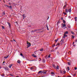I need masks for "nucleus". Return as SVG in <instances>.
Instances as JSON below:
<instances>
[{
    "instance_id": "59",
    "label": "nucleus",
    "mask_w": 77,
    "mask_h": 77,
    "mask_svg": "<svg viewBox=\"0 0 77 77\" xmlns=\"http://www.w3.org/2000/svg\"><path fill=\"white\" fill-rule=\"evenodd\" d=\"M73 46H74V47H75V45H73Z\"/></svg>"
},
{
    "instance_id": "39",
    "label": "nucleus",
    "mask_w": 77,
    "mask_h": 77,
    "mask_svg": "<svg viewBox=\"0 0 77 77\" xmlns=\"http://www.w3.org/2000/svg\"><path fill=\"white\" fill-rule=\"evenodd\" d=\"M46 27H47L48 30H49V29H48V26H47V25H46Z\"/></svg>"
},
{
    "instance_id": "34",
    "label": "nucleus",
    "mask_w": 77,
    "mask_h": 77,
    "mask_svg": "<svg viewBox=\"0 0 77 77\" xmlns=\"http://www.w3.org/2000/svg\"><path fill=\"white\" fill-rule=\"evenodd\" d=\"M68 65H70V63L69 62H68Z\"/></svg>"
},
{
    "instance_id": "19",
    "label": "nucleus",
    "mask_w": 77,
    "mask_h": 77,
    "mask_svg": "<svg viewBox=\"0 0 77 77\" xmlns=\"http://www.w3.org/2000/svg\"><path fill=\"white\" fill-rule=\"evenodd\" d=\"M10 75H11V76H12V77L14 76V75L12 74H10Z\"/></svg>"
},
{
    "instance_id": "62",
    "label": "nucleus",
    "mask_w": 77,
    "mask_h": 77,
    "mask_svg": "<svg viewBox=\"0 0 77 77\" xmlns=\"http://www.w3.org/2000/svg\"><path fill=\"white\" fill-rule=\"evenodd\" d=\"M10 4H11V3H9V5H10Z\"/></svg>"
},
{
    "instance_id": "3",
    "label": "nucleus",
    "mask_w": 77,
    "mask_h": 77,
    "mask_svg": "<svg viewBox=\"0 0 77 77\" xmlns=\"http://www.w3.org/2000/svg\"><path fill=\"white\" fill-rule=\"evenodd\" d=\"M27 44H28L27 45V48H28V47H30V46L31 45H30V43H29V42L27 43Z\"/></svg>"
},
{
    "instance_id": "15",
    "label": "nucleus",
    "mask_w": 77,
    "mask_h": 77,
    "mask_svg": "<svg viewBox=\"0 0 77 77\" xmlns=\"http://www.w3.org/2000/svg\"><path fill=\"white\" fill-rule=\"evenodd\" d=\"M41 72L42 73V71H40L39 72H38V74H39V73H41Z\"/></svg>"
},
{
    "instance_id": "32",
    "label": "nucleus",
    "mask_w": 77,
    "mask_h": 77,
    "mask_svg": "<svg viewBox=\"0 0 77 77\" xmlns=\"http://www.w3.org/2000/svg\"><path fill=\"white\" fill-rule=\"evenodd\" d=\"M63 14H64L65 15H66V13L63 12Z\"/></svg>"
},
{
    "instance_id": "8",
    "label": "nucleus",
    "mask_w": 77,
    "mask_h": 77,
    "mask_svg": "<svg viewBox=\"0 0 77 77\" xmlns=\"http://www.w3.org/2000/svg\"><path fill=\"white\" fill-rule=\"evenodd\" d=\"M64 34H66V35H68V31H66L64 32Z\"/></svg>"
},
{
    "instance_id": "54",
    "label": "nucleus",
    "mask_w": 77,
    "mask_h": 77,
    "mask_svg": "<svg viewBox=\"0 0 77 77\" xmlns=\"http://www.w3.org/2000/svg\"><path fill=\"white\" fill-rule=\"evenodd\" d=\"M74 42H73L72 43V45H74Z\"/></svg>"
},
{
    "instance_id": "44",
    "label": "nucleus",
    "mask_w": 77,
    "mask_h": 77,
    "mask_svg": "<svg viewBox=\"0 0 77 77\" xmlns=\"http://www.w3.org/2000/svg\"><path fill=\"white\" fill-rule=\"evenodd\" d=\"M59 23V21H58L57 22V25H58V24Z\"/></svg>"
},
{
    "instance_id": "20",
    "label": "nucleus",
    "mask_w": 77,
    "mask_h": 77,
    "mask_svg": "<svg viewBox=\"0 0 77 77\" xmlns=\"http://www.w3.org/2000/svg\"><path fill=\"white\" fill-rule=\"evenodd\" d=\"M55 42H57V41H58V39L55 40Z\"/></svg>"
},
{
    "instance_id": "63",
    "label": "nucleus",
    "mask_w": 77,
    "mask_h": 77,
    "mask_svg": "<svg viewBox=\"0 0 77 77\" xmlns=\"http://www.w3.org/2000/svg\"><path fill=\"white\" fill-rule=\"evenodd\" d=\"M65 28H67V27H65Z\"/></svg>"
},
{
    "instance_id": "47",
    "label": "nucleus",
    "mask_w": 77,
    "mask_h": 77,
    "mask_svg": "<svg viewBox=\"0 0 77 77\" xmlns=\"http://www.w3.org/2000/svg\"><path fill=\"white\" fill-rule=\"evenodd\" d=\"M20 56H23V54H20Z\"/></svg>"
},
{
    "instance_id": "51",
    "label": "nucleus",
    "mask_w": 77,
    "mask_h": 77,
    "mask_svg": "<svg viewBox=\"0 0 77 77\" xmlns=\"http://www.w3.org/2000/svg\"><path fill=\"white\" fill-rule=\"evenodd\" d=\"M69 28H71V26H68Z\"/></svg>"
},
{
    "instance_id": "33",
    "label": "nucleus",
    "mask_w": 77,
    "mask_h": 77,
    "mask_svg": "<svg viewBox=\"0 0 77 77\" xmlns=\"http://www.w3.org/2000/svg\"><path fill=\"white\" fill-rule=\"evenodd\" d=\"M60 73H61V74H62V73H63V72H62V71H60Z\"/></svg>"
},
{
    "instance_id": "11",
    "label": "nucleus",
    "mask_w": 77,
    "mask_h": 77,
    "mask_svg": "<svg viewBox=\"0 0 77 77\" xmlns=\"http://www.w3.org/2000/svg\"><path fill=\"white\" fill-rule=\"evenodd\" d=\"M65 12H66V13L68 12V9H66L65 10Z\"/></svg>"
},
{
    "instance_id": "13",
    "label": "nucleus",
    "mask_w": 77,
    "mask_h": 77,
    "mask_svg": "<svg viewBox=\"0 0 77 77\" xmlns=\"http://www.w3.org/2000/svg\"><path fill=\"white\" fill-rule=\"evenodd\" d=\"M75 21H77V17H75Z\"/></svg>"
},
{
    "instance_id": "1",
    "label": "nucleus",
    "mask_w": 77,
    "mask_h": 77,
    "mask_svg": "<svg viewBox=\"0 0 77 77\" xmlns=\"http://www.w3.org/2000/svg\"><path fill=\"white\" fill-rule=\"evenodd\" d=\"M5 69V70H6V71H9V68L8 67H5L4 68Z\"/></svg>"
},
{
    "instance_id": "26",
    "label": "nucleus",
    "mask_w": 77,
    "mask_h": 77,
    "mask_svg": "<svg viewBox=\"0 0 77 77\" xmlns=\"http://www.w3.org/2000/svg\"><path fill=\"white\" fill-rule=\"evenodd\" d=\"M45 58L46 59H47V58H48V56H46L45 57Z\"/></svg>"
},
{
    "instance_id": "49",
    "label": "nucleus",
    "mask_w": 77,
    "mask_h": 77,
    "mask_svg": "<svg viewBox=\"0 0 77 77\" xmlns=\"http://www.w3.org/2000/svg\"><path fill=\"white\" fill-rule=\"evenodd\" d=\"M61 20H63V17H61Z\"/></svg>"
},
{
    "instance_id": "41",
    "label": "nucleus",
    "mask_w": 77,
    "mask_h": 77,
    "mask_svg": "<svg viewBox=\"0 0 77 77\" xmlns=\"http://www.w3.org/2000/svg\"><path fill=\"white\" fill-rule=\"evenodd\" d=\"M54 46H55V45L54 44H53V47H54Z\"/></svg>"
},
{
    "instance_id": "7",
    "label": "nucleus",
    "mask_w": 77,
    "mask_h": 77,
    "mask_svg": "<svg viewBox=\"0 0 77 77\" xmlns=\"http://www.w3.org/2000/svg\"><path fill=\"white\" fill-rule=\"evenodd\" d=\"M68 11L69 13H70L71 12V8L69 9Z\"/></svg>"
},
{
    "instance_id": "23",
    "label": "nucleus",
    "mask_w": 77,
    "mask_h": 77,
    "mask_svg": "<svg viewBox=\"0 0 77 77\" xmlns=\"http://www.w3.org/2000/svg\"><path fill=\"white\" fill-rule=\"evenodd\" d=\"M63 22L64 24L66 23V22H65V21L64 20H63Z\"/></svg>"
},
{
    "instance_id": "24",
    "label": "nucleus",
    "mask_w": 77,
    "mask_h": 77,
    "mask_svg": "<svg viewBox=\"0 0 77 77\" xmlns=\"http://www.w3.org/2000/svg\"><path fill=\"white\" fill-rule=\"evenodd\" d=\"M64 36L65 37H67V35H66V34H64Z\"/></svg>"
},
{
    "instance_id": "17",
    "label": "nucleus",
    "mask_w": 77,
    "mask_h": 77,
    "mask_svg": "<svg viewBox=\"0 0 77 77\" xmlns=\"http://www.w3.org/2000/svg\"><path fill=\"white\" fill-rule=\"evenodd\" d=\"M9 57V55L7 57H4V59H7Z\"/></svg>"
},
{
    "instance_id": "28",
    "label": "nucleus",
    "mask_w": 77,
    "mask_h": 77,
    "mask_svg": "<svg viewBox=\"0 0 77 77\" xmlns=\"http://www.w3.org/2000/svg\"><path fill=\"white\" fill-rule=\"evenodd\" d=\"M51 74L52 75H54V73L53 72H51Z\"/></svg>"
},
{
    "instance_id": "31",
    "label": "nucleus",
    "mask_w": 77,
    "mask_h": 77,
    "mask_svg": "<svg viewBox=\"0 0 77 77\" xmlns=\"http://www.w3.org/2000/svg\"><path fill=\"white\" fill-rule=\"evenodd\" d=\"M72 37L73 38H74V36L73 35H72Z\"/></svg>"
},
{
    "instance_id": "16",
    "label": "nucleus",
    "mask_w": 77,
    "mask_h": 77,
    "mask_svg": "<svg viewBox=\"0 0 77 77\" xmlns=\"http://www.w3.org/2000/svg\"><path fill=\"white\" fill-rule=\"evenodd\" d=\"M17 63H21V61H20V60H18L17 61Z\"/></svg>"
},
{
    "instance_id": "45",
    "label": "nucleus",
    "mask_w": 77,
    "mask_h": 77,
    "mask_svg": "<svg viewBox=\"0 0 77 77\" xmlns=\"http://www.w3.org/2000/svg\"><path fill=\"white\" fill-rule=\"evenodd\" d=\"M74 69H75V70H76V69H77V67L75 68Z\"/></svg>"
},
{
    "instance_id": "40",
    "label": "nucleus",
    "mask_w": 77,
    "mask_h": 77,
    "mask_svg": "<svg viewBox=\"0 0 77 77\" xmlns=\"http://www.w3.org/2000/svg\"><path fill=\"white\" fill-rule=\"evenodd\" d=\"M30 62H32V61H35V60H30Z\"/></svg>"
},
{
    "instance_id": "50",
    "label": "nucleus",
    "mask_w": 77,
    "mask_h": 77,
    "mask_svg": "<svg viewBox=\"0 0 77 77\" xmlns=\"http://www.w3.org/2000/svg\"><path fill=\"white\" fill-rule=\"evenodd\" d=\"M34 55H35V54H33L32 55V56H33V57H34V56H35Z\"/></svg>"
},
{
    "instance_id": "55",
    "label": "nucleus",
    "mask_w": 77,
    "mask_h": 77,
    "mask_svg": "<svg viewBox=\"0 0 77 77\" xmlns=\"http://www.w3.org/2000/svg\"><path fill=\"white\" fill-rule=\"evenodd\" d=\"M5 63V62L3 61V63Z\"/></svg>"
},
{
    "instance_id": "57",
    "label": "nucleus",
    "mask_w": 77,
    "mask_h": 77,
    "mask_svg": "<svg viewBox=\"0 0 77 77\" xmlns=\"http://www.w3.org/2000/svg\"><path fill=\"white\" fill-rule=\"evenodd\" d=\"M7 7H9V6H8V5H7Z\"/></svg>"
},
{
    "instance_id": "5",
    "label": "nucleus",
    "mask_w": 77,
    "mask_h": 77,
    "mask_svg": "<svg viewBox=\"0 0 77 77\" xmlns=\"http://www.w3.org/2000/svg\"><path fill=\"white\" fill-rule=\"evenodd\" d=\"M42 62L43 63H45V60L44 59H42Z\"/></svg>"
},
{
    "instance_id": "27",
    "label": "nucleus",
    "mask_w": 77,
    "mask_h": 77,
    "mask_svg": "<svg viewBox=\"0 0 77 77\" xmlns=\"http://www.w3.org/2000/svg\"><path fill=\"white\" fill-rule=\"evenodd\" d=\"M66 5H65L63 7V9H64L65 8V7H66Z\"/></svg>"
},
{
    "instance_id": "29",
    "label": "nucleus",
    "mask_w": 77,
    "mask_h": 77,
    "mask_svg": "<svg viewBox=\"0 0 77 77\" xmlns=\"http://www.w3.org/2000/svg\"><path fill=\"white\" fill-rule=\"evenodd\" d=\"M57 69H59V66H57Z\"/></svg>"
},
{
    "instance_id": "48",
    "label": "nucleus",
    "mask_w": 77,
    "mask_h": 77,
    "mask_svg": "<svg viewBox=\"0 0 77 77\" xmlns=\"http://www.w3.org/2000/svg\"><path fill=\"white\" fill-rule=\"evenodd\" d=\"M13 5H17V4H15V3H13Z\"/></svg>"
},
{
    "instance_id": "10",
    "label": "nucleus",
    "mask_w": 77,
    "mask_h": 77,
    "mask_svg": "<svg viewBox=\"0 0 77 77\" xmlns=\"http://www.w3.org/2000/svg\"><path fill=\"white\" fill-rule=\"evenodd\" d=\"M12 66V64H10L9 66V68H11V66Z\"/></svg>"
},
{
    "instance_id": "60",
    "label": "nucleus",
    "mask_w": 77,
    "mask_h": 77,
    "mask_svg": "<svg viewBox=\"0 0 77 77\" xmlns=\"http://www.w3.org/2000/svg\"><path fill=\"white\" fill-rule=\"evenodd\" d=\"M16 77H19V76H17Z\"/></svg>"
},
{
    "instance_id": "52",
    "label": "nucleus",
    "mask_w": 77,
    "mask_h": 77,
    "mask_svg": "<svg viewBox=\"0 0 77 77\" xmlns=\"http://www.w3.org/2000/svg\"><path fill=\"white\" fill-rule=\"evenodd\" d=\"M76 75V74H74V75H73V76H75V75Z\"/></svg>"
},
{
    "instance_id": "64",
    "label": "nucleus",
    "mask_w": 77,
    "mask_h": 77,
    "mask_svg": "<svg viewBox=\"0 0 77 77\" xmlns=\"http://www.w3.org/2000/svg\"><path fill=\"white\" fill-rule=\"evenodd\" d=\"M58 77H60L59 76H58Z\"/></svg>"
},
{
    "instance_id": "4",
    "label": "nucleus",
    "mask_w": 77,
    "mask_h": 77,
    "mask_svg": "<svg viewBox=\"0 0 77 77\" xmlns=\"http://www.w3.org/2000/svg\"><path fill=\"white\" fill-rule=\"evenodd\" d=\"M61 44H63V40L62 39L60 41Z\"/></svg>"
},
{
    "instance_id": "2",
    "label": "nucleus",
    "mask_w": 77,
    "mask_h": 77,
    "mask_svg": "<svg viewBox=\"0 0 77 77\" xmlns=\"http://www.w3.org/2000/svg\"><path fill=\"white\" fill-rule=\"evenodd\" d=\"M62 28H63L64 27H66V24H63V23H62Z\"/></svg>"
},
{
    "instance_id": "6",
    "label": "nucleus",
    "mask_w": 77,
    "mask_h": 77,
    "mask_svg": "<svg viewBox=\"0 0 77 77\" xmlns=\"http://www.w3.org/2000/svg\"><path fill=\"white\" fill-rule=\"evenodd\" d=\"M23 19H24V18H26V14H23Z\"/></svg>"
},
{
    "instance_id": "21",
    "label": "nucleus",
    "mask_w": 77,
    "mask_h": 77,
    "mask_svg": "<svg viewBox=\"0 0 77 77\" xmlns=\"http://www.w3.org/2000/svg\"><path fill=\"white\" fill-rule=\"evenodd\" d=\"M53 67H54V68H56V66H55V65H54V64H53Z\"/></svg>"
},
{
    "instance_id": "36",
    "label": "nucleus",
    "mask_w": 77,
    "mask_h": 77,
    "mask_svg": "<svg viewBox=\"0 0 77 77\" xmlns=\"http://www.w3.org/2000/svg\"><path fill=\"white\" fill-rule=\"evenodd\" d=\"M2 29H5V27H4V26H2Z\"/></svg>"
},
{
    "instance_id": "56",
    "label": "nucleus",
    "mask_w": 77,
    "mask_h": 77,
    "mask_svg": "<svg viewBox=\"0 0 77 77\" xmlns=\"http://www.w3.org/2000/svg\"><path fill=\"white\" fill-rule=\"evenodd\" d=\"M65 37L64 35V36L63 37V38H65Z\"/></svg>"
},
{
    "instance_id": "9",
    "label": "nucleus",
    "mask_w": 77,
    "mask_h": 77,
    "mask_svg": "<svg viewBox=\"0 0 77 77\" xmlns=\"http://www.w3.org/2000/svg\"><path fill=\"white\" fill-rule=\"evenodd\" d=\"M8 24L9 25V27H11V23H8Z\"/></svg>"
},
{
    "instance_id": "12",
    "label": "nucleus",
    "mask_w": 77,
    "mask_h": 77,
    "mask_svg": "<svg viewBox=\"0 0 77 77\" xmlns=\"http://www.w3.org/2000/svg\"><path fill=\"white\" fill-rule=\"evenodd\" d=\"M71 33H72V35H74V32L72 31H71Z\"/></svg>"
},
{
    "instance_id": "61",
    "label": "nucleus",
    "mask_w": 77,
    "mask_h": 77,
    "mask_svg": "<svg viewBox=\"0 0 77 77\" xmlns=\"http://www.w3.org/2000/svg\"><path fill=\"white\" fill-rule=\"evenodd\" d=\"M68 77H71V76H68Z\"/></svg>"
},
{
    "instance_id": "38",
    "label": "nucleus",
    "mask_w": 77,
    "mask_h": 77,
    "mask_svg": "<svg viewBox=\"0 0 77 77\" xmlns=\"http://www.w3.org/2000/svg\"><path fill=\"white\" fill-rule=\"evenodd\" d=\"M41 58L39 59V61H41Z\"/></svg>"
},
{
    "instance_id": "37",
    "label": "nucleus",
    "mask_w": 77,
    "mask_h": 77,
    "mask_svg": "<svg viewBox=\"0 0 77 77\" xmlns=\"http://www.w3.org/2000/svg\"><path fill=\"white\" fill-rule=\"evenodd\" d=\"M9 8H11V9L12 8V6H9Z\"/></svg>"
},
{
    "instance_id": "42",
    "label": "nucleus",
    "mask_w": 77,
    "mask_h": 77,
    "mask_svg": "<svg viewBox=\"0 0 77 77\" xmlns=\"http://www.w3.org/2000/svg\"><path fill=\"white\" fill-rule=\"evenodd\" d=\"M57 45H60V43H58L57 44Z\"/></svg>"
},
{
    "instance_id": "58",
    "label": "nucleus",
    "mask_w": 77,
    "mask_h": 77,
    "mask_svg": "<svg viewBox=\"0 0 77 77\" xmlns=\"http://www.w3.org/2000/svg\"><path fill=\"white\" fill-rule=\"evenodd\" d=\"M22 57H23L24 58V56H23V55L22 56Z\"/></svg>"
},
{
    "instance_id": "18",
    "label": "nucleus",
    "mask_w": 77,
    "mask_h": 77,
    "mask_svg": "<svg viewBox=\"0 0 77 77\" xmlns=\"http://www.w3.org/2000/svg\"><path fill=\"white\" fill-rule=\"evenodd\" d=\"M2 15H5V11H4V12H3L2 13Z\"/></svg>"
},
{
    "instance_id": "43",
    "label": "nucleus",
    "mask_w": 77,
    "mask_h": 77,
    "mask_svg": "<svg viewBox=\"0 0 77 77\" xmlns=\"http://www.w3.org/2000/svg\"><path fill=\"white\" fill-rule=\"evenodd\" d=\"M34 57H37V56H36V55H34Z\"/></svg>"
},
{
    "instance_id": "35",
    "label": "nucleus",
    "mask_w": 77,
    "mask_h": 77,
    "mask_svg": "<svg viewBox=\"0 0 77 77\" xmlns=\"http://www.w3.org/2000/svg\"><path fill=\"white\" fill-rule=\"evenodd\" d=\"M63 72H64V73H66V71L65 70H64L63 71Z\"/></svg>"
},
{
    "instance_id": "53",
    "label": "nucleus",
    "mask_w": 77,
    "mask_h": 77,
    "mask_svg": "<svg viewBox=\"0 0 77 77\" xmlns=\"http://www.w3.org/2000/svg\"><path fill=\"white\" fill-rule=\"evenodd\" d=\"M13 41H14V42H16V41L14 39H13Z\"/></svg>"
},
{
    "instance_id": "30",
    "label": "nucleus",
    "mask_w": 77,
    "mask_h": 77,
    "mask_svg": "<svg viewBox=\"0 0 77 77\" xmlns=\"http://www.w3.org/2000/svg\"><path fill=\"white\" fill-rule=\"evenodd\" d=\"M50 56H51L50 54H49L48 55V57L49 58L50 57Z\"/></svg>"
},
{
    "instance_id": "22",
    "label": "nucleus",
    "mask_w": 77,
    "mask_h": 77,
    "mask_svg": "<svg viewBox=\"0 0 77 77\" xmlns=\"http://www.w3.org/2000/svg\"><path fill=\"white\" fill-rule=\"evenodd\" d=\"M40 51H43V48H41V49H40Z\"/></svg>"
},
{
    "instance_id": "46",
    "label": "nucleus",
    "mask_w": 77,
    "mask_h": 77,
    "mask_svg": "<svg viewBox=\"0 0 77 77\" xmlns=\"http://www.w3.org/2000/svg\"><path fill=\"white\" fill-rule=\"evenodd\" d=\"M75 42H77V39H76L75 41Z\"/></svg>"
},
{
    "instance_id": "14",
    "label": "nucleus",
    "mask_w": 77,
    "mask_h": 77,
    "mask_svg": "<svg viewBox=\"0 0 77 77\" xmlns=\"http://www.w3.org/2000/svg\"><path fill=\"white\" fill-rule=\"evenodd\" d=\"M67 70H68V71L69 70V66H68L67 68Z\"/></svg>"
},
{
    "instance_id": "25",
    "label": "nucleus",
    "mask_w": 77,
    "mask_h": 77,
    "mask_svg": "<svg viewBox=\"0 0 77 77\" xmlns=\"http://www.w3.org/2000/svg\"><path fill=\"white\" fill-rule=\"evenodd\" d=\"M42 73H43V74H46L47 73L46 72H42Z\"/></svg>"
}]
</instances>
